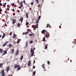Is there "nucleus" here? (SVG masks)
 <instances>
[{
  "label": "nucleus",
  "mask_w": 76,
  "mask_h": 76,
  "mask_svg": "<svg viewBox=\"0 0 76 76\" xmlns=\"http://www.w3.org/2000/svg\"><path fill=\"white\" fill-rule=\"evenodd\" d=\"M45 32H46L47 34H45V36L46 38H48L50 37V33H48V32H47V30H43L42 31V33L43 34H44L45 33Z\"/></svg>",
  "instance_id": "f257e3e1"
},
{
  "label": "nucleus",
  "mask_w": 76,
  "mask_h": 76,
  "mask_svg": "<svg viewBox=\"0 0 76 76\" xmlns=\"http://www.w3.org/2000/svg\"><path fill=\"white\" fill-rule=\"evenodd\" d=\"M30 51V52H31V56H34V50H32V48H31V50Z\"/></svg>",
  "instance_id": "f03ea898"
},
{
  "label": "nucleus",
  "mask_w": 76,
  "mask_h": 76,
  "mask_svg": "<svg viewBox=\"0 0 76 76\" xmlns=\"http://www.w3.org/2000/svg\"><path fill=\"white\" fill-rule=\"evenodd\" d=\"M1 73H2V76H6V74L4 73V69L2 70Z\"/></svg>",
  "instance_id": "7ed1b4c3"
},
{
  "label": "nucleus",
  "mask_w": 76,
  "mask_h": 76,
  "mask_svg": "<svg viewBox=\"0 0 76 76\" xmlns=\"http://www.w3.org/2000/svg\"><path fill=\"white\" fill-rule=\"evenodd\" d=\"M11 20H12V21L13 24H15V23H16V20L14 19H12Z\"/></svg>",
  "instance_id": "20e7f679"
},
{
  "label": "nucleus",
  "mask_w": 76,
  "mask_h": 76,
  "mask_svg": "<svg viewBox=\"0 0 76 76\" xmlns=\"http://www.w3.org/2000/svg\"><path fill=\"white\" fill-rule=\"evenodd\" d=\"M31 61L29 60L28 62V66L29 67H31Z\"/></svg>",
  "instance_id": "39448f33"
},
{
  "label": "nucleus",
  "mask_w": 76,
  "mask_h": 76,
  "mask_svg": "<svg viewBox=\"0 0 76 76\" xmlns=\"http://www.w3.org/2000/svg\"><path fill=\"white\" fill-rule=\"evenodd\" d=\"M20 6L19 7V9H22L21 8L22 7H23V4H22V2H21L20 4Z\"/></svg>",
  "instance_id": "423d86ee"
},
{
  "label": "nucleus",
  "mask_w": 76,
  "mask_h": 76,
  "mask_svg": "<svg viewBox=\"0 0 76 76\" xmlns=\"http://www.w3.org/2000/svg\"><path fill=\"white\" fill-rule=\"evenodd\" d=\"M42 68H43L44 70H44V71H46V70H45V65H44V64H42Z\"/></svg>",
  "instance_id": "0eeeda50"
},
{
  "label": "nucleus",
  "mask_w": 76,
  "mask_h": 76,
  "mask_svg": "<svg viewBox=\"0 0 76 76\" xmlns=\"http://www.w3.org/2000/svg\"><path fill=\"white\" fill-rule=\"evenodd\" d=\"M19 21H21V23H22L23 20V17H22L19 19Z\"/></svg>",
  "instance_id": "6e6552de"
},
{
  "label": "nucleus",
  "mask_w": 76,
  "mask_h": 76,
  "mask_svg": "<svg viewBox=\"0 0 76 76\" xmlns=\"http://www.w3.org/2000/svg\"><path fill=\"white\" fill-rule=\"evenodd\" d=\"M19 65H18L17 64H15L14 66V69H16V68H17L18 67H19Z\"/></svg>",
  "instance_id": "1a4fd4ad"
},
{
  "label": "nucleus",
  "mask_w": 76,
  "mask_h": 76,
  "mask_svg": "<svg viewBox=\"0 0 76 76\" xmlns=\"http://www.w3.org/2000/svg\"><path fill=\"white\" fill-rule=\"evenodd\" d=\"M9 70H10V67L7 66V70H6V71H7V72H8Z\"/></svg>",
  "instance_id": "9d476101"
},
{
  "label": "nucleus",
  "mask_w": 76,
  "mask_h": 76,
  "mask_svg": "<svg viewBox=\"0 0 76 76\" xmlns=\"http://www.w3.org/2000/svg\"><path fill=\"white\" fill-rule=\"evenodd\" d=\"M19 51L18 50H17L16 51V53H15V55L16 56H17L18 54H19Z\"/></svg>",
  "instance_id": "9b49d317"
},
{
  "label": "nucleus",
  "mask_w": 76,
  "mask_h": 76,
  "mask_svg": "<svg viewBox=\"0 0 76 76\" xmlns=\"http://www.w3.org/2000/svg\"><path fill=\"white\" fill-rule=\"evenodd\" d=\"M6 42L3 45V47H5V45H7V42Z\"/></svg>",
  "instance_id": "f8f14e48"
},
{
  "label": "nucleus",
  "mask_w": 76,
  "mask_h": 76,
  "mask_svg": "<svg viewBox=\"0 0 76 76\" xmlns=\"http://www.w3.org/2000/svg\"><path fill=\"white\" fill-rule=\"evenodd\" d=\"M47 28H50L51 27V26L50 25V24L49 23H48L47 24Z\"/></svg>",
  "instance_id": "ddd939ff"
},
{
  "label": "nucleus",
  "mask_w": 76,
  "mask_h": 76,
  "mask_svg": "<svg viewBox=\"0 0 76 76\" xmlns=\"http://www.w3.org/2000/svg\"><path fill=\"white\" fill-rule=\"evenodd\" d=\"M23 56L22 55L21 56V57L20 58V61H22V59H23Z\"/></svg>",
  "instance_id": "4468645a"
},
{
  "label": "nucleus",
  "mask_w": 76,
  "mask_h": 76,
  "mask_svg": "<svg viewBox=\"0 0 76 76\" xmlns=\"http://www.w3.org/2000/svg\"><path fill=\"white\" fill-rule=\"evenodd\" d=\"M15 51V50L14 49H13L12 50L11 52H10V53L11 54H13V53H14V51Z\"/></svg>",
  "instance_id": "2eb2a0df"
},
{
  "label": "nucleus",
  "mask_w": 76,
  "mask_h": 76,
  "mask_svg": "<svg viewBox=\"0 0 76 76\" xmlns=\"http://www.w3.org/2000/svg\"><path fill=\"white\" fill-rule=\"evenodd\" d=\"M3 50L2 49H0V53H3Z\"/></svg>",
  "instance_id": "dca6fc26"
},
{
  "label": "nucleus",
  "mask_w": 76,
  "mask_h": 76,
  "mask_svg": "<svg viewBox=\"0 0 76 76\" xmlns=\"http://www.w3.org/2000/svg\"><path fill=\"white\" fill-rule=\"evenodd\" d=\"M7 4V3L6 2L5 3H4L3 5V7H6V5Z\"/></svg>",
  "instance_id": "f3484780"
},
{
  "label": "nucleus",
  "mask_w": 76,
  "mask_h": 76,
  "mask_svg": "<svg viewBox=\"0 0 76 76\" xmlns=\"http://www.w3.org/2000/svg\"><path fill=\"white\" fill-rule=\"evenodd\" d=\"M3 63L0 64V68H1L3 67Z\"/></svg>",
  "instance_id": "a211bd4d"
},
{
  "label": "nucleus",
  "mask_w": 76,
  "mask_h": 76,
  "mask_svg": "<svg viewBox=\"0 0 76 76\" xmlns=\"http://www.w3.org/2000/svg\"><path fill=\"white\" fill-rule=\"evenodd\" d=\"M38 20H37V21H36L35 23H37V26H38V23H39V21H38Z\"/></svg>",
  "instance_id": "6ab92c4d"
},
{
  "label": "nucleus",
  "mask_w": 76,
  "mask_h": 76,
  "mask_svg": "<svg viewBox=\"0 0 76 76\" xmlns=\"http://www.w3.org/2000/svg\"><path fill=\"white\" fill-rule=\"evenodd\" d=\"M17 35L15 34H14L13 35V38H14V39H15V38L16 37Z\"/></svg>",
  "instance_id": "aec40b11"
},
{
  "label": "nucleus",
  "mask_w": 76,
  "mask_h": 76,
  "mask_svg": "<svg viewBox=\"0 0 76 76\" xmlns=\"http://www.w3.org/2000/svg\"><path fill=\"white\" fill-rule=\"evenodd\" d=\"M20 66L19 65V67H17V69L18 70H20V69H21V68H20Z\"/></svg>",
  "instance_id": "412c9836"
},
{
  "label": "nucleus",
  "mask_w": 76,
  "mask_h": 76,
  "mask_svg": "<svg viewBox=\"0 0 76 76\" xmlns=\"http://www.w3.org/2000/svg\"><path fill=\"white\" fill-rule=\"evenodd\" d=\"M4 37H5V34L4 33H3V36H2V39H3Z\"/></svg>",
  "instance_id": "4be33fe9"
},
{
  "label": "nucleus",
  "mask_w": 76,
  "mask_h": 76,
  "mask_svg": "<svg viewBox=\"0 0 76 76\" xmlns=\"http://www.w3.org/2000/svg\"><path fill=\"white\" fill-rule=\"evenodd\" d=\"M20 41H21V39H18V41H17V44H18V43H19V42H20Z\"/></svg>",
  "instance_id": "5701e85b"
},
{
  "label": "nucleus",
  "mask_w": 76,
  "mask_h": 76,
  "mask_svg": "<svg viewBox=\"0 0 76 76\" xmlns=\"http://www.w3.org/2000/svg\"><path fill=\"white\" fill-rule=\"evenodd\" d=\"M8 47H10V48H11V47H12V44H9V45L8 46Z\"/></svg>",
  "instance_id": "b1692460"
},
{
  "label": "nucleus",
  "mask_w": 76,
  "mask_h": 76,
  "mask_svg": "<svg viewBox=\"0 0 76 76\" xmlns=\"http://www.w3.org/2000/svg\"><path fill=\"white\" fill-rule=\"evenodd\" d=\"M26 18H28V14L27 13H26Z\"/></svg>",
  "instance_id": "393cba45"
},
{
  "label": "nucleus",
  "mask_w": 76,
  "mask_h": 76,
  "mask_svg": "<svg viewBox=\"0 0 76 76\" xmlns=\"http://www.w3.org/2000/svg\"><path fill=\"white\" fill-rule=\"evenodd\" d=\"M35 1H37L36 3L38 4L39 3V1L38 0H36Z\"/></svg>",
  "instance_id": "a878e982"
},
{
  "label": "nucleus",
  "mask_w": 76,
  "mask_h": 76,
  "mask_svg": "<svg viewBox=\"0 0 76 76\" xmlns=\"http://www.w3.org/2000/svg\"><path fill=\"white\" fill-rule=\"evenodd\" d=\"M33 43V41L31 40L29 41L30 44H32Z\"/></svg>",
  "instance_id": "bb28decb"
},
{
  "label": "nucleus",
  "mask_w": 76,
  "mask_h": 76,
  "mask_svg": "<svg viewBox=\"0 0 76 76\" xmlns=\"http://www.w3.org/2000/svg\"><path fill=\"white\" fill-rule=\"evenodd\" d=\"M3 51L4 52V53L5 54H6L7 53V51H6V50H4Z\"/></svg>",
  "instance_id": "cd10ccee"
},
{
  "label": "nucleus",
  "mask_w": 76,
  "mask_h": 76,
  "mask_svg": "<svg viewBox=\"0 0 76 76\" xmlns=\"http://www.w3.org/2000/svg\"><path fill=\"white\" fill-rule=\"evenodd\" d=\"M45 41V37H44L43 39V42H44Z\"/></svg>",
  "instance_id": "c85d7f7f"
},
{
  "label": "nucleus",
  "mask_w": 76,
  "mask_h": 76,
  "mask_svg": "<svg viewBox=\"0 0 76 76\" xmlns=\"http://www.w3.org/2000/svg\"><path fill=\"white\" fill-rule=\"evenodd\" d=\"M29 22H27L26 23V25H29Z\"/></svg>",
  "instance_id": "c756f323"
},
{
  "label": "nucleus",
  "mask_w": 76,
  "mask_h": 76,
  "mask_svg": "<svg viewBox=\"0 0 76 76\" xmlns=\"http://www.w3.org/2000/svg\"><path fill=\"white\" fill-rule=\"evenodd\" d=\"M40 18H41V17H40V16H39V18H38V19L37 20H39V19H40Z\"/></svg>",
  "instance_id": "7c9ffc66"
},
{
  "label": "nucleus",
  "mask_w": 76,
  "mask_h": 76,
  "mask_svg": "<svg viewBox=\"0 0 76 76\" xmlns=\"http://www.w3.org/2000/svg\"><path fill=\"white\" fill-rule=\"evenodd\" d=\"M18 26L19 27V26H20V23H18Z\"/></svg>",
  "instance_id": "2f4dec72"
},
{
  "label": "nucleus",
  "mask_w": 76,
  "mask_h": 76,
  "mask_svg": "<svg viewBox=\"0 0 76 76\" xmlns=\"http://www.w3.org/2000/svg\"><path fill=\"white\" fill-rule=\"evenodd\" d=\"M36 73V71H35L33 73V75H35V73Z\"/></svg>",
  "instance_id": "473e14b6"
},
{
  "label": "nucleus",
  "mask_w": 76,
  "mask_h": 76,
  "mask_svg": "<svg viewBox=\"0 0 76 76\" xmlns=\"http://www.w3.org/2000/svg\"><path fill=\"white\" fill-rule=\"evenodd\" d=\"M48 48L47 46L46 45L45 47V49H47Z\"/></svg>",
  "instance_id": "72a5a7b5"
},
{
  "label": "nucleus",
  "mask_w": 76,
  "mask_h": 76,
  "mask_svg": "<svg viewBox=\"0 0 76 76\" xmlns=\"http://www.w3.org/2000/svg\"><path fill=\"white\" fill-rule=\"evenodd\" d=\"M11 10H12V12H15V10L14 9H11Z\"/></svg>",
  "instance_id": "f704fd0d"
},
{
  "label": "nucleus",
  "mask_w": 76,
  "mask_h": 76,
  "mask_svg": "<svg viewBox=\"0 0 76 76\" xmlns=\"http://www.w3.org/2000/svg\"><path fill=\"white\" fill-rule=\"evenodd\" d=\"M12 35V32H11L10 33V35Z\"/></svg>",
  "instance_id": "c9c22d12"
},
{
  "label": "nucleus",
  "mask_w": 76,
  "mask_h": 76,
  "mask_svg": "<svg viewBox=\"0 0 76 76\" xmlns=\"http://www.w3.org/2000/svg\"><path fill=\"white\" fill-rule=\"evenodd\" d=\"M12 7H13V6H14V3H12Z\"/></svg>",
  "instance_id": "e433bc0d"
},
{
  "label": "nucleus",
  "mask_w": 76,
  "mask_h": 76,
  "mask_svg": "<svg viewBox=\"0 0 76 76\" xmlns=\"http://www.w3.org/2000/svg\"><path fill=\"white\" fill-rule=\"evenodd\" d=\"M0 6H3L2 4H1V3L0 2Z\"/></svg>",
  "instance_id": "4c0bfd02"
},
{
  "label": "nucleus",
  "mask_w": 76,
  "mask_h": 76,
  "mask_svg": "<svg viewBox=\"0 0 76 76\" xmlns=\"http://www.w3.org/2000/svg\"><path fill=\"white\" fill-rule=\"evenodd\" d=\"M38 25H35V27L34 28H37V27H38Z\"/></svg>",
  "instance_id": "58836bf2"
},
{
  "label": "nucleus",
  "mask_w": 76,
  "mask_h": 76,
  "mask_svg": "<svg viewBox=\"0 0 76 76\" xmlns=\"http://www.w3.org/2000/svg\"><path fill=\"white\" fill-rule=\"evenodd\" d=\"M26 47H27V46H28V42H26Z\"/></svg>",
  "instance_id": "ea45409f"
},
{
  "label": "nucleus",
  "mask_w": 76,
  "mask_h": 76,
  "mask_svg": "<svg viewBox=\"0 0 76 76\" xmlns=\"http://www.w3.org/2000/svg\"><path fill=\"white\" fill-rule=\"evenodd\" d=\"M48 64H49V65H50V61H48Z\"/></svg>",
  "instance_id": "a19ab883"
},
{
  "label": "nucleus",
  "mask_w": 76,
  "mask_h": 76,
  "mask_svg": "<svg viewBox=\"0 0 76 76\" xmlns=\"http://www.w3.org/2000/svg\"><path fill=\"white\" fill-rule=\"evenodd\" d=\"M33 4H34V2H31V5H33Z\"/></svg>",
  "instance_id": "79ce46f5"
},
{
  "label": "nucleus",
  "mask_w": 76,
  "mask_h": 76,
  "mask_svg": "<svg viewBox=\"0 0 76 76\" xmlns=\"http://www.w3.org/2000/svg\"><path fill=\"white\" fill-rule=\"evenodd\" d=\"M2 11H3V10H2V9H0V12H2Z\"/></svg>",
  "instance_id": "37998d69"
},
{
  "label": "nucleus",
  "mask_w": 76,
  "mask_h": 76,
  "mask_svg": "<svg viewBox=\"0 0 76 76\" xmlns=\"http://www.w3.org/2000/svg\"><path fill=\"white\" fill-rule=\"evenodd\" d=\"M38 7H40V5H39V4L37 6Z\"/></svg>",
  "instance_id": "c03bdc74"
},
{
  "label": "nucleus",
  "mask_w": 76,
  "mask_h": 76,
  "mask_svg": "<svg viewBox=\"0 0 76 76\" xmlns=\"http://www.w3.org/2000/svg\"><path fill=\"white\" fill-rule=\"evenodd\" d=\"M9 8H10V7H9V8H7V10H8V11L9 10Z\"/></svg>",
  "instance_id": "a18cd8bd"
},
{
  "label": "nucleus",
  "mask_w": 76,
  "mask_h": 76,
  "mask_svg": "<svg viewBox=\"0 0 76 76\" xmlns=\"http://www.w3.org/2000/svg\"><path fill=\"white\" fill-rule=\"evenodd\" d=\"M35 66H34L33 68L35 69Z\"/></svg>",
  "instance_id": "49530a36"
},
{
  "label": "nucleus",
  "mask_w": 76,
  "mask_h": 76,
  "mask_svg": "<svg viewBox=\"0 0 76 76\" xmlns=\"http://www.w3.org/2000/svg\"><path fill=\"white\" fill-rule=\"evenodd\" d=\"M12 15L13 16H15V13H13L12 14Z\"/></svg>",
  "instance_id": "de8ad7c7"
},
{
  "label": "nucleus",
  "mask_w": 76,
  "mask_h": 76,
  "mask_svg": "<svg viewBox=\"0 0 76 76\" xmlns=\"http://www.w3.org/2000/svg\"><path fill=\"white\" fill-rule=\"evenodd\" d=\"M30 35V36H32V34H29Z\"/></svg>",
  "instance_id": "09e8293b"
},
{
  "label": "nucleus",
  "mask_w": 76,
  "mask_h": 76,
  "mask_svg": "<svg viewBox=\"0 0 76 76\" xmlns=\"http://www.w3.org/2000/svg\"><path fill=\"white\" fill-rule=\"evenodd\" d=\"M59 28L60 29L61 28V26H59Z\"/></svg>",
  "instance_id": "8fccbe9b"
},
{
  "label": "nucleus",
  "mask_w": 76,
  "mask_h": 76,
  "mask_svg": "<svg viewBox=\"0 0 76 76\" xmlns=\"http://www.w3.org/2000/svg\"><path fill=\"white\" fill-rule=\"evenodd\" d=\"M36 29V28H35V27H34V30H35Z\"/></svg>",
  "instance_id": "3c124183"
},
{
  "label": "nucleus",
  "mask_w": 76,
  "mask_h": 76,
  "mask_svg": "<svg viewBox=\"0 0 76 76\" xmlns=\"http://www.w3.org/2000/svg\"><path fill=\"white\" fill-rule=\"evenodd\" d=\"M28 34V32H26V34Z\"/></svg>",
  "instance_id": "603ef678"
},
{
  "label": "nucleus",
  "mask_w": 76,
  "mask_h": 76,
  "mask_svg": "<svg viewBox=\"0 0 76 76\" xmlns=\"http://www.w3.org/2000/svg\"><path fill=\"white\" fill-rule=\"evenodd\" d=\"M35 63V60H34V63Z\"/></svg>",
  "instance_id": "864d4df0"
},
{
  "label": "nucleus",
  "mask_w": 76,
  "mask_h": 76,
  "mask_svg": "<svg viewBox=\"0 0 76 76\" xmlns=\"http://www.w3.org/2000/svg\"><path fill=\"white\" fill-rule=\"evenodd\" d=\"M29 9H30V10H32V9H31V8H29Z\"/></svg>",
  "instance_id": "5fc2aeb1"
},
{
  "label": "nucleus",
  "mask_w": 76,
  "mask_h": 76,
  "mask_svg": "<svg viewBox=\"0 0 76 76\" xmlns=\"http://www.w3.org/2000/svg\"><path fill=\"white\" fill-rule=\"evenodd\" d=\"M8 76H13L12 75H9Z\"/></svg>",
  "instance_id": "6e6d98bb"
},
{
  "label": "nucleus",
  "mask_w": 76,
  "mask_h": 76,
  "mask_svg": "<svg viewBox=\"0 0 76 76\" xmlns=\"http://www.w3.org/2000/svg\"><path fill=\"white\" fill-rule=\"evenodd\" d=\"M25 33H23V35H25Z\"/></svg>",
  "instance_id": "4d7b16f0"
},
{
  "label": "nucleus",
  "mask_w": 76,
  "mask_h": 76,
  "mask_svg": "<svg viewBox=\"0 0 76 76\" xmlns=\"http://www.w3.org/2000/svg\"><path fill=\"white\" fill-rule=\"evenodd\" d=\"M4 54H4V53L3 54H2V56H4Z\"/></svg>",
  "instance_id": "13d9d810"
},
{
  "label": "nucleus",
  "mask_w": 76,
  "mask_h": 76,
  "mask_svg": "<svg viewBox=\"0 0 76 76\" xmlns=\"http://www.w3.org/2000/svg\"><path fill=\"white\" fill-rule=\"evenodd\" d=\"M35 50V48H34V49L33 50Z\"/></svg>",
  "instance_id": "bf43d9fd"
},
{
  "label": "nucleus",
  "mask_w": 76,
  "mask_h": 76,
  "mask_svg": "<svg viewBox=\"0 0 76 76\" xmlns=\"http://www.w3.org/2000/svg\"><path fill=\"white\" fill-rule=\"evenodd\" d=\"M1 35H0V38H1Z\"/></svg>",
  "instance_id": "052dcab7"
},
{
  "label": "nucleus",
  "mask_w": 76,
  "mask_h": 76,
  "mask_svg": "<svg viewBox=\"0 0 76 76\" xmlns=\"http://www.w3.org/2000/svg\"><path fill=\"white\" fill-rule=\"evenodd\" d=\"M70 61L71 62H72V60H70Z\"/></svg>",
  "instance_id": "680f3d73"
},
{
  "label": "nucleus",
  "mask_w": 76,
  "mask_h": 76,
  "mask_svg": "<svg viewBox=\"0 0 76 76\" xmlns=\"http://www.w3.org/2000/svg\"><path fill=\"white\" fill-rule=\"evenodd\" d=\"M16 43V42H15V41H14V44H15Z\"/></svg>",
  "instance_id": "e2e57ef3"
},
{
  "label": "nucleus",
  "mask_w": 76,
  "mask_h": 76,
  "mask_svg": "<svg viewBox=\"0 0 76 76\" xmlns=\"http://www.w3.org/2000/svg\"><path fill=\"white\" fill-rule=\"evenodd\" d=\"M2 14L1 12H0V14Z\"/></svg>",
  "instance_id": "0e129e2a"
},
{
  "label": "nucleus",
  "mask_w": 76,
  "mask_h": 76,
  "mask_svg": "<svg viewBox=\"0 0 76 76\" xmlns=\"http://www.w3.org/2000/svg\"><path fill=\"white\" fill-rule=\"evenodd\" d=\"M75 44H76V42H75Z\"/></svg>",
  "instance_id": "69168bd1"
},
{
  "label": "nucleus",
  "mask_w": 76,
  "mask_h": 76,
  "mask_svg": "<svg viewBox=\"0 0 76 76\" xmlns=\"http://www.w3.org/2000/svg\"><path fill=\"white\" fill-rule=\"evenodd\" d=\"M0 9H1V7H0Z\"/></svg>",
  "instance_id": "338daca9"
},
{
  "label": "nucleus",
  "mask_w": 76,
  "mask_h": 76,
  "mask_svg": "<svg viewBox=\"0 0 76 76\" xmlns=\"http://www.w3.org/2000/svg\"><path fill=\"white\" fill-rule=\"evenodd\" d=\"M18 2L19 3V1H18Z\"/></svg>",
  "instance_id": "774afa93"
}]
</instances>
